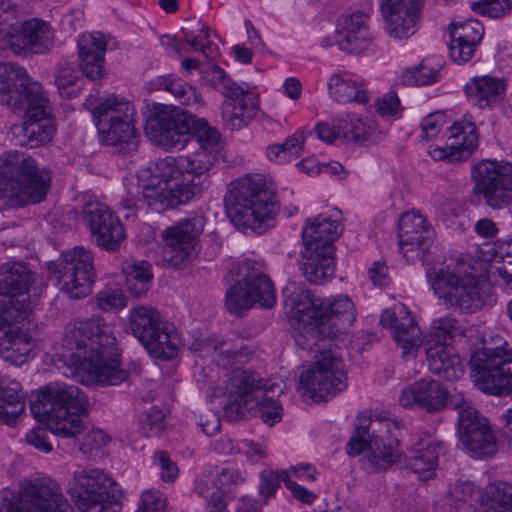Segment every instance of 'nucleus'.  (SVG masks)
I'll return each instance as SVG.
<instances>
[{"instance_id": "obj_1", "label": "nucleus", "mask_w": 512, "mask_h": 512, "mask_svg": "<svg viewBox=\"0 0 512 512\" xmlns=\"http://www.w3.org/2000/svg\"><path fill=\"white\" fill-rule=\"evenodd\" d=\"M192 131L200 149L159 159L148 179L127 181L120 202L124 210L133 212L146 203L162 212L189 202L209 186V171L216 162L213 150L219 146L220 133L205 119H195L175 106L155 103L146 118V135L167 150L184 148Z\"/></svg>"}, {"instance_id": "obj_2", "label": "nucleus", "mask_w": 512, "mask_h": 512, "mask_svg": "<svg viewBox=\"0 0 512 512\" xmlns=\"http://www.w3.org/2000/svg\"><path fill=\"white\" fill-rule=\"evenodd\" d=\"M57 356L64 365L80 372L87 385H119L129 377L120 365L113 331L100 317L70 322Z\"/></svg>"}, {"instance_id": "obj_3", "label": "nucleus", "mask_w": 512, "mask_h": 512, "mask_svg": "<svg viewBox=\"0 0 512 512\" xmlns=\"http://www.w3.org/2000/svg\"><path fill=\"white\" fill-rule=\"evenodd\" d=\"M283 295L290 322L318 349L325 348L326 343L335 344L336 334L351 327L356 319L355 306L346 295L320 298L296 282L287 284Z\"/></svg>"}, {"instance_id": "obj_4", "label": "nucleus", "mask_w": 512, "mask_h": 512, "mask_svg": "<svg viewBox=\"0 0 512 512\" xmlns=\"http://www.w3.org/2000/svg\"><path fill=\"white\" fill-rule=\"evenodd\" d=\"M35 273L24 262L0 265V356L15 365L23 364L30 352V338L16 323L31 310L30 288Z\"/></svg>"}, {"instance_id": "obj_5", "label": "nucleus", "mask_w": 512, "mask_h": 512, "mask_svg": "<svg viewBox=\"0 0 512 512\" xmlns=\"http://www.w3.org/2000/svg\"><path fill=\"white\" fill-rule=\"evenodd\" d=\"M471 258L427 271V280L437 297L454 311L474 313L492 302L489 283L477 272Z\"/></svg>"}, {"instance_id": "obj_6", "label": "nucleus", "mask_w": 512, "mask_h": 512, "mask_svg": "<svg viewBox=\"0 0 512 512\" xmlns=\"http://www.w3.org/2000/svg\"><path fill=\"white\" fill-rule=\"evenodd\" d=\"M30 407L60 438H76L86 429L82 415L87 412L88 400L74 384L54 381L40 387L32 392Z\"/></svg>"}, {"instance_id": "obj_7", "label": "nucleus", "mask_w": 512, "mask_h": 512, "mask_svg": "<svg viewBox=\"0 0 512 512\" xmlns=\"http://www.w3.org/2000/svg\"><path fill=\"white\" fill-rule=\"evenodd\" d=\"M225 207L233 225L261 234L278 212L274 184L261 174L231 182L225 195Z\"/></svg>"}, {"instance_id": "obj_8", "label": "nucleus", "mask_w": 512, "mask_h": 512, "mask_svg": "<svg viewBox=\"0 0 512 512\" xmlns=\"http://www.w3.org/2000/svg\"><path fill=\"white\" fill-rule=\"evenodd\" d=\"M51 172L32 156L10 151L0 157V201L3 206L42 202L51 187Z\"/></svg>"}, {"instance_id": "obj_9", "label": "nucleus", "mask_w": 512, "mask_h": 512, "mask_svg": "<svg viewBox=\"0 0 512 512\" xmlns=\"http://www.w3.org/2000/svg\"><path fill=\"white\" fill-rule=\"evenodd\" d=\"M380 323L393 332L395 341L402 348L403 358L415 356L421 345L452 346L455 337L464 335V329L457 319L444 316L434 319L430 331L422 338L419 326L404 305L384 310Z\"/></svg>"}, {"instance_id": "obj_10", "label": "nucleus", "mask_w": 512, "mask_h": 512, "mask_svg": "<svg viewBox=\"0 0 512 512\" xmlns=\"http://www.w3.org/2000/svg\"><path fill=\"white\" fill-rule=\"evenodd\" d=\"M398 433L399 427L392 420H369L367 425L355 429L347 444V453L357 456L367 451L363 468L370 473L385 471L402 456Z\"/></svg>"}, {"instance_id": "obj_11", "label": "nucleus", "mask_w": 512, "mask_h": 512, "mask_svg": "<svg viewBox=\"0 0 512 512\" xmlns=\"http://www.w3.org/2000/svg\"><path fill=\"white\" fill-rule=\"evenodd\" d=\"M233 387L235 392L225 405L227 413L244 416L245 412H254L269 426L280 421L282 407L275 400L281 392L279 385L269 383L255 372L242 371L234 376Z\"/></svg>"}, {"instance_id": "obj_12", "label": "nucleus", "mask_w": 512, "mask_h": 512, "mask_svg": "<svg viewBox=\"0 0 512 512\" xmlns=\"http://www.w3.org/2000/svg\"><path fill=\"white\" fill-rule=\"evenodd\" d=\"M308 343L311 340L306 339L305 344L316 353L314 367L300 374L297 390L306 400L318 402L345 390L347 376L342 359L333 350L336 344L326 343L325 348L318 349Z\"/></svg>"}, {"instance_id": "obj_13", "label": "nucleus", "mask_w": 512, "mask_h": 512, "mask_svg": "<svg viewBox=\"0 0 512 512\" xmlns=\"http://www.w3.org/2000/svg\"><path fill=\"white\" fill-rule=\"evenodd\" d=\"M129 328L147 352L156 359L178 355V335L173 324L151 306H137L129 312Z\"/></svg>"}, {"instance_id": "obj_14", "label": "nucleus", "mask_w": 512, "mask_h": 512, "mask_svg": "<svg viewBox=\"0 0 512 512\" xmlns=\"http://www.w3.org/2000/svg\"><path fill=\"white\" fill-rule=\"evenodd\" d=\"M48 271L69 298L81 299L91 294L96 272L90 250L80 246L67 250L49 264Z\"/></svg>"}, {"instance_id": "obj_15", "label": "nucleus", "mask_w": 512, "mask_h": 512, "mask_svg": "<svg viewBox=\"0 0 512 512\" xmlns=\"http://www.w3.org/2000/svg\"><path fill=\"white\" fill-rule=\"evenodd\" d=\"M66 491L81 512H114L117 500L116 483L100 468L76 470Z\"/></svg>"}, {"instance_id": "obj_16", "label": "nucleus", "mask_w": 512, "mask_h": 512, "mask_svg": "<svg viewBox=\"0 0 512 512\" xmlns=\"http://www.w3.org/2000/svg\"><path fill=\"white\" fill-rule=\"evenodd\" d=\"M239 275L241 279L226 292L225 303L230 312L238 314L255 304L263 308L275 305V288L262 263L245 260L239 267Z\"/></svg>"}, {"instance_id": "obj_17", "label": "nucleus", "mask_w": 512, "mask_h": 512, "mask_svg": "<svg viewBox=\"0 0 512 512\" xmlns=\"http://www.w3.org/2000/svg\"><path fill=\"white\" fill-rule=\"evenodd\" d=\"M475 386L488 394L504 395L512 391V351L504 346H483L470 359Z\"/></svg>"}, {"instance_id": "obj_18", "label": "nucleus", "mask_w": 512, "mask_h": 512, "mask_svg": "<svg viewBox=\"0 0 512 512\" xmlns=\"http://www.w3.org/2000/svg\"><path fill=\"white\" fill-rule=\"evenodd\" d=\"M471 175L474 194L488 207L500 210L512 204V163L483 159L472 166Z\"/></svg>"}, {"instance_id": "obj_19", "label": "nucleus", "mask_w": 512, "mask_h": 512, "mask_svg": "<svg viewBox=\"0 0 512 512\" xmlns=\"http://www.w3.org/2000/svg\"><path fill=\"white\" fill-rule=\"evenodd\" d=\"M450 403L458 412L459 439L463 446L475 458L495 455L497 440L488 420L462 394L452 396Z\"/></svg>"}, {"instance_id": "obj_20", "label": "nucleus", "mask_w": 512, "mask_h": 512, "mask_svg": "<svg viewBox=\"0 0 512 512\" xmlns=\"http://www.w3.org/2000/svg\"><path fill=\"white\" fill-rule=\"evenodd\" d=\"M205 224L204 215L193 213L167 227L163 232L164 260L175 267L191 261Z\"/></svg>"}, {"instance_id": "obj_21", "label": "nucleus", "mask_w": 512, "mask_h": 512, "mask_svg": "<svg viewBox=\"0 0 512 512\" xmlns=\"http://www.w3.org/2000/svg\"><path fill=\"white\" fill-rule=\"evenodd\" d=\"M53 45V31L50 25L41 19H30L21 24H9L0 29V51L11 50L20 55L26 53L42 54Z\"/></svg>"}, {"instance_id": "obj_22", "label": "nucleus", "mask_w": 512, "mask_h": 512, "mask_svg": "<svg viewBox=\"0 0 512 512\" xmlns=\"http://www.w3.org/2000/svg\"><path fill=\"white\" fill-rule=\"evenodd\" d=\"M399 247L408 262L428 260L435 232L427 219L418 212L403 213L399 221Z\"/></svg>"}, {"instance_id": "obj_23", "label": "nucleus", "mask_w": 512, "mask_h": 512, "mask_svg": "<svg viewBox=\"0 0 512 512\" xmlns=\"http://www.w3.org/2000/svg\"><path fill=\"white\" fill-rule=\"evenodd\" d=\"M83 219L99 247L107 251L119 249L125 239L124 228L107 205L100 202L87 203L84 206Z\"/></svg>"}, {"instance_id": "obj_24", "label": "nucleus", "mask_w": 512, "mask_h": 512, "mask_svg": "<svg viewBox=\"0 0 512 512\" xmlns=\"http://www.w3.org/2000/svg\"><path fill=\"white\" fill-rule=\"evenodd\" d=\"M421 0H382L381 11L391 37L405 39L416 32L420 21Z\"/></svg>"}, {"instance_id": "obj_25", "label": "nucleus", "mask_w": 512, "mask_h": 512, "mask_svg": "<svg viewBox=\"0 0 512 512\" xmlns=\"http://www.w3.org/2000/svg\"><path fill=\"white\" fill-rule=\"evenodd\" d=\"M448 394L447 389L439 381L423 378L401 391L399 403L404 408L418 407L429 413H436L447 405Z\"/></svg>"}, {"instance_id": "obj_26", "label": "nucleus", "mask_w": 512, "mask_h": 512, "mask_svg": "<svg viewBox=\"0 0 512 512\" xmlns=\"http://www.w3.org/2000/svg\"><path fill=\"white\" fill-rule=\"evenodd\" d=\"M22 501L28 505V512H74L59 484L51 479L28 483Z\"/></svg>"}, {"instance_id": "obj_27", "label": "nucleus", "mask_w": 512, "mask_h": 512, "mask_svg": "<svg viewBox=\"0 0 512 512\" xmlns=\"http://www.w3.org/2000/svg\"><path fill=\"white\" fill-rule=\"evenodd\" d=\"M341 218V212L333 210L330 214H320L308 219L302 233L304 246H317L319 249L329 247L335 252L334 242L343 231Z\"/></svg>"}, {"instance_id": "obj_28", "label": "nucleus", "mask_w": 512, "mask_h": 512, "mask_svg": "<svg viewBox=\"0 0 512 512\" xmlns=\"http://www.w3.org/2000/svg\"><path fill=\"white\" fill-rule=\"evenodd\" d=\"M13 113L23 115L26 119L51 116V105L43 87L40 83L31 81L29 78L25 85L9 104Z\"/></svg>"}, {"instance_id": "obj_29", "label": "nucleus", "mask_w": 512, "mask_h": 512, "mask_svg": "<svg viewBox=\"0 0 512 512\" xmlns=\"http://www.w3.org/2000/svg\"><path fill=\"white\" fill-rule=\"evenodd\" d=\"M107 42L99 32L82 34L78 41L80 69L90 80H97L104 74L103 63Z\"/></svg>"}, {"instance_id": "obj_30", "label": "nucleus", "mask_w": 512, "mask_h": 512, "mask_svg": "<svg viewBox=\"0 0 512 512\" xmlns=\"http://www.w3.org/2000/svg\"><path fill=\"white\" fill-rule=\"evenodd\" d=\"M335 252L332 248L304 246L301 252V270L305 279L312 284H322L335 272Z\"/></svg>"}, {"instance_id": "obj_31", "label": "nucleus", "mask_w": 512, "mask_h": 512, "mask_svg": "<svg viewBox=\"0 0 512 512\" xmlns=\"http://www.w3.org/2000/svg\"><path fill=\"white\" fill-rule=\"evenodd\" d=\"M368 18L366 13L359 11L345 17L337 39L341 50L358 54L369 47L371 37L367 25Z\"/></svg>"}, {"instance_id": "obj_32", "label": "nucleus", "mask_w": 512, "mask_h": 512, "mask_svg": "<svg viewBox=\"0 0 512 512\" xmlns=\"http://www.w3.org/2000/svg\"><path fill=\"white\" fill-rule=\"evenodd\" d=\"M431 373L447 381L460 379L465 373L463 360L455 353L453 346L423 345Z\"/></svg>"}, {"instance_id": "obj_33", "label": "nucleus", "mask_w": 512, "mask_h": 512, "mask_svg": "<svg viewBox=\"0 0 512 512\" xmlns=\"http://www.w3.org/2000/svg\"><path fill=\"white\" fill-rule=\"evenodd\" d=\"M85 106L93 113L96 123L111 122L121 118L132 119L136 115L133 104L115 94L99 99L90 96L86 99Z\"/></svg>"}, {"instance_id": "obj_34", "label": "nucleus", "mask_w": 512, "mask_h": 512, "mask_svg": "<svg viewBox=\"0 0 512 512\" xmlns=\"http://www.w3.org/2000/svg\"><path fill=\"white\" fill-rule=\"evenodd\" d=\"M414 455L409 465L420 480H429L435 475L441 445L431 436L420 438L412 446Z\"/></svg>"}, {"instance_id": "obj_35", "label": "nucleus", "mask_w": 512, "mask_h": 512, "mask_svg": "<svg viewBox=\"0 0 512 512\" xmlns=\"http://www.w3.org/2000/svg\"><path fill=\"white\" fill-rule=\"evenodd\" d=\"M25 409L21 384L8 377L0 378V423L14 425Z\"/></svg>"}, {"instance_id": "obj_36", "label": "nucleus", "mask_w": 512, "mask_h": 512, "mask_svg": "<svg viewBox=\"0 0 512 512\" xmlns=\"http://www.w3.org/2000/svg\"><path fill=\"white\" fill-rule=\"evenodd\" d=\"M504 91V81L491 76L473 77L465 85L467 97L480 108L490 107L499 102Z\"/></svg>"}, {"instance_id": "obj_37", "label": "nucleus", "mask_w": 512, "mask_h": 512, "mask_svg": "<svg viewBox=\"0 0 512 512\" xmlns=\"http://www.w3.org/2000/svg\"><path fill=\"white\" fill-rule=\"evenodd\" d=\"M447 145L454 152L452 160H467L478 146V132L474 123L463 120L448 129Z\"/></svg>"}, {"instance_id": "obj_38", "label": "nucleus", "mask_w": 512, "mask_h": 512, "mask_svg": "<svg viewBox=\"0 0 512 512\" xmlns=\"http://www.w3.org/2000/svg\"><path fill=\"white\" fill-rule=\"evenodd\" d=\"M258 107L252 100L249 90L235 98H225L222 104V119L230 130H240L257 114Z\"/></svg>"}, {"instance_id": "obj_39", "label": "nucleus", "mask_w": 512, "mask_h": 512, "mask_svg": "<svg viewBox=\"0 0 512 512\" xmlns=\"http://www.w3.org/2000/svg\"><path fill=\"white\" fill-rule=\"evenodd\" d=\"M330 95L339 103L357 102L366 103L368 93L364 84L351 76L333 74L328 81Z\"/></svg>"}, {"instance_id": "obj_40", "label": "nucleus", "mask_w": 512, "mask_h": 512, "mask_svg": "<svg viewBox=\"0 0 512 512\" xmlns=\"http://www.w3.org/2000/svg\"><path fill=\"white\" fill-rule=\"evenodd\" d=\"M18 129L22 133V139L17 144L30 148L50 142L55 131L51 116L26 119Z\"/></svg>"}, {"instance_id": "obj_41", "label": "nucleus", "mask_w": 512, "mask_h": 512, "mask_svg": "<svg viewBox=\"0 0 512 512\" xmlns=\"http://www.w3.org/2000/svg\"><path fill=\"white\" fill-rule=\"evenodd\" d=\"M213 357L218 366L225 369L245 363L252 350L243 345V341L240 338L235 339H224L219 342H213Z\"/></svg>"}, {"instance_id": "obj_42", "label": "nucleus", "mask_w": 512, "mask_h": 512, "mask_svg": "<svg viewBox=\"0 0 512 512\" xmlns=\"http://www.w3.org/2000/svg\"><path fill=\"white\" fill-rule=\"evenodd\" d=\"M29 80L26 70L13 63L0 64V103L6 106L17 97L22 85Z\"/></svg>"}, {"instance_id": "obj_43", "label": "nucleus", "mask_w": 512, "mask_h": 512, "mask_svg": "<svg viewBox=\"0 0 512 512\" xmlns=\"http://www.w3.org/2000/svg\"><path fill=\"white\" fill-rule=\"evenodd\" d=\"M123 271L126 274L128 290L132 294L140 296L149 290L153 275L148 262L127 261L123 265Z\"/></svg>"}, {"instance_id": "obj_44", "label": "nucleus", "mask_w": 512, "mask_h": 512, "mask_svg": "<svg viewBox=\"0 0 512 512\" xmlns=\"http://www.w3.org/2000/svg\"><path fill=\"white\" fill-rule=\"evenodd\" d=\"M135 119L113 120L111 122L96 123L103 140L111 146L128 142L136 135Z\"/></svg>"}, {"instance_id": "obj_45", "label": "nucleus", "mask_w": 512, "mask_h": 512, "mask_svg": "<svg viewBox=\"0 0 512 512\" xmlns=\"http://www.w3.org/2000/svg\"><path fill=\"white\" fill-rule=\"evenodd\" d=\"M480 495V489L470 481H457L450 485L446 496V504L451 508L465 510L473 506V502L477 500Z\"/></svg>"}, {"instance_id": "obj_46", "label": "nucleus", "mask_w": 512, "mask_h": 512, "mask_svg": "<svg viewBox=\"0 0 512 512\" xmlns=\"http://www.w3.org/2000/svg\"><path fill=\"white\" fill-rule=\"evenodd\" d=\"M193 491L206 502L208 510L225 508L222 492L215 485L209 468L195 479Z\"/></svg>"}, {"instance_id": "obj_47", "label": "nucleus", "mask_w": 512, "mask_h": 512, "mask_svg": "<svg viewBox=\"0 0 512 512\" xmlns=\"http://www.w3.org/2000/svg\"><path fill=\"white\" fill-rule=\"evenodd\" d=\"M161 85L183 105H202V98L197 90L181 78L164 77Z\"/></svg>"}, {"instance_id": "obj_48", "label": "nucleus", "mask_w": 512, "mask_h": 512, "mask_svg": "<svg viewBox=\"0 0 512 512\" xmlns=\"http://www.w3.org/2000/svg\"><path fill=\"white\" fill-rule=\"evenodd\" d=\"M439 77V66L436 67L428 61H423L417 67L406 69L401 75V81L407 86H422L437 82Z\"/></svg>"}, {"instance_id": "obj_49", "label": "nucleus", "mask_w": 512, "mask_h": 512, "mask_svg": "<svg viewBox=\"0 0 512 512\" xmlns=\"http://www.w3.org/2000/svg\"><path fill=\"white\" fill-rule=\"evenodd\" d=\"M207 74L211 86L219 91L225 98H235L248 91V85L246 83L243 85L236 84L226 72L218 66H213Z\"/></svg>"}, {"instance_id": "obj_50", "label": "nucleus", "mask_w": 512, "mask_h": 512, "mask_svg": "<svg viewBox=\"0 0 512 512\" xmlns=\"http://www.w3.org/2000/svg\"><path fill=\"white\" fill-rule=\"evenodd\" d=\"M493 512H512V485L499 482L490 485L485 491Z\"/></svg>"}, {"instance_id": "obj_51", "label": "nucleus", "mask_w": 512, "mask_h": 512, "mask_svg": "<svg viewBox=\"0 0 512 512\" xmlns=\"http://www.w3.org/2000/svg\"><path fill=\"white\" fill-rule=\"evenodd\" d=\"M215 485L221 490L222 497L225 494L232 493L237 485L245 481V476L235 468L231 467H211L209 468Z\"/></svg>"}, {"instance_id": "obj_52", "label": "nucleus", "mask_w": 512, "mask_h": 512, "mask_svg": "<svg viewBox=\"0 0 512 512\" xmlns=\"http://www.w3.org/2000/svg\"><path fill=\"white\" fill-rule=\"evenodd\" d=\"M484 35V27L477 20H469L464 23L452 24L450 30V38H455L456 41H463L464 43L478 45Z\"/></svg>"}, {"instance_id": "obj_53", "label": "nucleus", "mask_w": 512, "mask_h": 512, "mask_svg": "<svg viewBox=\"0 0 512 512\" xmlns=\"http://www.w3.org/2000/svg\"><path fill=\"white\" fill-rule=\"evenodd\" d=\"M110 441V437L100 429L87 430L82 437L79 451L87 458L94 457Z\"/></svg>"}, {"instance_id": "obj_54", "label": "nucleus", "mask_w": 512, "mask_h": 512, "mask_svg": "<svg viewBox=\"0 0 512 512\" xmlns=\"http://www.w3.org/2000/svg\"><path fill=\"white\" fill-rule=\"evenodd\" d=\"M471 8L475 13L498 18L512 9V0H480L472 3Z\"/></svg>"}, {"instance_id": "obj_55", "label": "nucleus", "mask_w": 512, "mask_h": 512, "mask_svg": "<svg viewBox=\"0 0 512 512\" xmlns=\"http://www.w3.org/2000/svg\"><path fill=\"white\" fill-rule=\"evenodd\" d=\"M98 307L104 311L119 310L126 306V297L122 290L105 288L96 295Z\"/></svg>"}, {"instance_id": "obj_56", "label": "nucleus", "mask_w": 512, "mask_h": 512, "mask_svg": "<svg viewBox=\"0 0 512 512\" xmlns=\"http://www.w3.org/2000/svg\"><path fill=\"white\" fill-rule=\"evenodd\" d=\"M167 499L157 489L145 490L141 496L136 512H165Z\"/></svg>"}, {"instance_id": "obj_57", "label": "nucleus", "mask_w": 512, "mask_h": 512, "mask_svg": "<svg viewBox=\"0 0 512 512\" xmlns=\"http://www.w3.org/2000/svg\"><path fill=\"white\" fill-rule=\"evenodd\" d=\"M285 477H289V472L280 471L275 472L270 469H265L260 473V494L264 498H268L274 495L276 490L280 487V483L284 482Z\"/></svg>"}, {"instance_id": "obj_58", "label": "nucleus", "mask_w": 512, "mask_h": 512, "mask_svg": "<svg viewBox=\"0 0 512 512\" xmlns=\"http://www.w3.org/2000/svg\"><path fill=\"white\" fill-rule=\"evenodd\" d=\"M163 412L153 407L149 409L141 420V430L147 437L158 435L165 427Z\"/></svg>"}, {"instance_id": "obj_59", "label": "nucleus", "mask_w": 512, "mask_h": 512, "mask_svg": "<svg viewBox=\"0 0 512 512\" xmlns=\"http://www.w3.org/2000/svg\"><path fill=\"white\" fill-rule=\"evenodd\" d=\"M23 489L18 495L9 490L0 492V512H28V505L22 501Z\"/></svg>"}, {"instance_id": "obj_60", "label": "nucleus", "mask_w": 512, "mask_h": 512, "mask_svg": "<svg viewBox=\"0 0 512 512\" xmlns=\"http://www.w3.org/2000/svg\"><path fill=\"white\" fill-rule=\"evenodd\" d=\"M444 122L442 112H434L426 116L421 122L422 139L426 141L434 139L441 131Z\"/></svg>"}, {"instance_id": "obj_61", "label": "nucleus", "mask_w": 512, "mask_h": 512, "mask_svg": "<svg viewBox=\"0 0 512 512\" xmlns=\"http://www.w3.org/2000/svg\"><path fill=\"white\" fill-rule=\"evenodd\" d=\"M476 45H470L463 41H456L455 38L450 39L449 52L452 60L458 64L468 62L474 55Z\"/></svg>"}, {"instance_id": "obj_62", "label": "nucleus", "mask_w": 512, "mask_h": 512, "mask_svg": "<svg viewBox=\"0 0 512 512\" xmlns=\"http://www.w3.org/2000/svg\"><path fill=\"white\" fill-rule=\"evenodd\" d=\"M77 79V71L72 66L67 63L59 64L55 75V83L60 93H64V90L69 86H73Z\"/></svg>"}, {"instance_id": "obj_63", "label": "nucleus", "mask_w": 512, "mask_h": 512, "mask_svg": "<svg viewBox=\"0 0 512 512\" xmlns=\"http://www.w3.org/2000/svg\"><path fill=\"white\" fill-rule=\"evenodd\" d=\"M156 464L160 468L162 480L172 482L178 475V467L171 461L169 455L164 451H159L155 455Z\"/></svg>"}, {"instance_id": "obj_64", "label": "nucleus", "mask_w": 512, "mask_h": 512, "mask_svg": "<svg viewBox=\"0 0 512 512\" xmlns=\"http://www.w3.org/2000/svg\"><path fill=\"white\" fill-rule=\"evenodd\" d=\"M495 282L508 293H512V260L503 262L494 273Z\"/></svg>"}]
</instances>
